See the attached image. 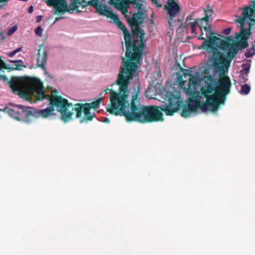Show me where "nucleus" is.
Returning a JSON list of instances; mask_svg holds the SVG:
<instances>
[{
    "mask_svg": "<svg viewBox=\"0 0 255 255\" xmlns=\"http://www.w3.org/2000/svg\"><path fill=\"white\" fill-rule=\"evenodd\" d=\"M231 31V28L229 27L225 29L223 31V33H225L226 35H228L230 33Z\"/></svg>",
    "mask_w": 255,
    "mask_h": 255,
    "instance_id": "nucleus-32",
    "label": "nucleus"
},
{
    "mask_svg": "<svg viewBox=\"0 0 255 255\" xmlns=\"http://www.w3.org/2000/svg\"><path fill=\"white\" fill-rule=\"evenodd\" d=\"M204 12L206 15L205 18L208 19V20H212L213 19L214 12L212 9L206 10L204 9Z\"/></svg>",
    "mask_w": 255,
    "mask_h": 255,
    "instance_id": "nucleus-23",
    "label": "nucleus"
},
{
    "mask_svg": "<svg viewBox=\"0 0 255 255\" xmlns=\"http://www.w3.org/2000/svg\"><path fill=\"white\" fill-rule=\"evenodd\" d=\"M240 50V49L238 45L236 43L235 44L231 45L230 47L229 48V50L230 51L229 53L230 55H234V58Z\"/></svg>",
    "mask_w": 255,
    "mask_h": 255,
    "instance_id": "nucleus-20",
    "label": "nucleus"
},
{
    "mask_svg": "<svg viewBox=\"0 0 255 255\" xmlns=\"http://www.w3.org/2000/svg\"><path fill=\"white\" fill-rule=\"evenodd\" d=\"M194 12L189 15H187L186 19V22H187L188 21L192 19L193 16Z\"/></svg>",
    "mask_w": 255,
    "mask_h": 255,
    "instance_id": "nucleus-34",
    "label": "nucleus"
},
{
    "mask_svg": "<svg viewBox=\"0 0 255 255\" xmlns=\"http://www.w3.org/2000/svg\"><path fill=\"white\" fill-rule=\"evenodd\" d=\"M170 94L168 99V105H161L160 108L166 115L172 116L179 109L182 103L181 98L179 92H175Z\"/></svg>",
    "mask_w": 255,
    "mask_h": 255,
    "instance_id": "nucleus-8",
    "label": "nucleus"
},
{
    "mask_svg": "<svg viewBox=\"0 0 255 255\" xmlns=\"http://www.w3.org/2000/svg\"><path fill=\"white\" fill-rule=\"evenodd\" d=\"M17 27L16 25H14V26L10 27L8 29V31L7 32V34L8 35H12L17 30Z\"/></svg>",
    "mask_w": 255,
    "mask_h": 255,
    "instance_id": "nucleus-30",
    "label": "nucleus"
},
{
    "mask_svg": "<svg viewBox=\"0 0 255 255\" xmlns=\"http://www.w3.org/2000/svg\"><path fill=\"white\" fill-rule=\"evenodd\" d=\"M211 45L206 40L203 42V43L199 47V49H205L208 48H211Z\"/></svg>",
    "mask_w": 255,
    "mask_h": 255,
    "instance_id": "nucleus-26",
    "label": "nucleus"
},
{
    "mask_svg": "<svg viewBox=\"0 0 255 255\" xmlns=\"http://www.w3.org/2000/svg\"><path fill=\"white\" fill-rule=\"evenodd\" d=\"M8 107L0 110L12 118L25 123H30L35 117L47 118L55 115L54 109L50 106L42 110H37L30 107H25L21 105H14L10 103Z\"/></svg>",
    "mask_w": 255,
    "mask_h": 255,
    "instance_id": "nucleus-4",
    "label": "nucleus"
},
{
    "mask_svg": "<svg viewBox=\"0 0 255 255\" xmlns=\"http://www.w3.org/2000/svg\"><path fill=\"white\" fill-rule=\"evenodd\" d=\"M233 58L234 55H230L229 53H228L227 55H225L224 56L220 57V59L221 60H223L226 63H228L229 64H230Z\"/></svg>",
    "mask_w": 255,
    "mask_h": 255,
    "instance_id": "nucleus-22",
    "label": "nucleus"
},
{
    "mask_svg": "<svg viewBox=\"0 0 255 255\" xmlns=\"http://www.w3.org/2000/svg\"><path fill=\"white\" fill-rule=\"evenodd\" d=\"M255 54V49L254 47L247 50L245 52V56L246 58H251Z\"/></svg>",
    "mask_w": 255,
    "mask_h": 255,
    "instance_id": "nucleus-24",
    "label": "nucleus"
},
{
    "mask_svg": "<svg viewBox=\"0 0 255 255\" xmlns=\"http://www.w3.org/2000/svg\"><path fill=\"white\" fill-rule=\"evenodd\" d=\"M85 3L94 5L97 12L101 15L111 18L118 27L124 32V39L126 48V56L132 62H125L120 73H125L127 70H130V66L134 64L139 67L141 62V56L145 47L146 41L144 39L143 30L138 28L133 30V35L131 37L125 25L121 21L118 16L113 13L112 8L105 3V0H84ZM46 3L49 6H53L59 11H65L70 9H75L79 7L77 0H46Z\"/></svg>",
    "mask_w": 255,
    "mask_h": 255,
    "instance_id": "nucleus-2",
    "label": "nucleus"
},
{
    "mask_svg": "<svg viewBox=\"0 0 255 255\" xmlns=\"http://www.w3.org/2000/svg\"><path fill=\"white\" fill-rule=\"evenodd\" d=\"M218 84V80L212 76L208 75L206 77L201 90L206 98L207 101L201 107L202 112L205 113L210 110L213 113H216L218 110L220 102L219 101V96L216 94Z\"/></svg>",
    "mask_w": 255,
    "mask_h": 255,
    "instance_id": "nucleus-5",
    "label": "nucleus"
},
{
    "mask_svg": "<svg viewBox=\"0 0 255 255\" xmlns=\"http://www.w3.org/2000/svg\"><path fill=\"white\" fill-rule=\"evenodd\" d=\"M231 87V80L229 77L225 76L221 79L219 85H217L216 94L219 96V103L222 102L221 97L225 96L228 94L230 91Z\"/></svg>",
    "mask_w": 255,
    "mask_h": 255,
    "instance_id": "nucleus-10",
    "label": "nucleus"
},
{
    "mask_svg": "<svg viewBox=\"0 0 255 255\" xmlns=\"http://www.w3.org/2000/svg\"><path fill=\"white\" fill-rule=\"evenodd\" d=\"M9 86H10V88L11 89V90L14 92H19V88L16 83H11L9 84Z\"/></svg>",
    "mask_w": 255,
    "mask_h": 255,
    "instance_id": "nucleus-25",
    "label": "nucleus"
},
{
    "mask_svg": "<svg viewBox=\"0 0 255 255\" xmlns=\"http://www.w3.org/2000/svg\"><path fill=\"white\" fill-rule=\"evenodd\" d=\"M200 106L199 108L195 101H193L188 103L187 108L184 109L182 113V116L184 118H187L196 115L199 113V111H201Z\"/></svg>",
    "mask_w": 255,
    "mask_h": 255,
    "instance_id": "nucleus-11",
    "label": "nucleus"
},
{
    "mask_svg": "<svg viewBox=\"0 0 255 255\" xmlns=\"http://www.w3.org/2000/svg\"><path fill=\"white\" fill-rule=\"evenodd\" d=\"M175 17H170L168 19V24L170 26H173L175 25L176 20L175 19Z\"/></svg>",
    "mask_w": 255,
    "mask_h": 255,
    "instance_id": "nucleus-29",
    "label": "nucleus"
},
{
    "mask_svg": "<svg viewBox=\"0 0 255 255\" xmlns=\"http://www.w3.org/2000/svg\"><path fill=\"white\" fill-rule=\"evenodd\" d=\"M8 0H0V2H5V1H8Z\"/></svg>",
    "mask_w": 255,
    "mask_h": 255,
    "instance_id": "nucleus-40",
    "label": "nucleus"
},
{
    "mask_svg": "<svg viewBox=\"0 0 255 255\" xmlns=\"http://www.w3.org/2000/svg\"><path fill=\"white\" fill-rule=\"evenodd\" d=\"M157 0H152L153 2L156 3Z\"/></svg>",
    "mask_w": 255,
    "mask_h": 255,
    "instance_id": "nucleus-41",
    "label": "nucleus"
},
{
    "mask_svg": "<svg viewBox=\"0 0 255 255\" xmlns=\"http://www.w3.org/2000/svg\"><path fill=\"white\" fill-rule=\"evenodd\" d=\"M8 61L14 64V67H12V69L16 70H20L22 69V67L24 66V63L22 60H8Z\"/></svg>",
    "mask_w": 255,
    "mask_h": 255,
    "instance_id": "nucleus-18",
    "label": "nucleus"
},
{
    "mask_svg": "<svg viewBox=\"0 0 255 255\" xmlns=\"http://www.w3.org/2000/svg\"><path fill=\"white\" fill-rule=\"evenodd\" d=\"M21 86L28 95L35 97L38 100H50V105L54 111L60 113L61 119L63 122H67L72 119L75 105L68 103L67 100L61 96L52 94L50 97L45 95L43 84L38 79L26 77L22 80Z\"/></svg>",
    "mask_w": 255,
    "mask_h": 255,
    "instance_id": "nucleus-3",
    "label": "nucleus"
},
{
    "mask_svg": "<svg viewBox=\"0 0 255 255\" xmlns=\"http://www.w3.org/2000/svg\"><path fill=\"white\" fill-rule=\"evenodd\" d=\"M105 122H109V120L108 119H106V120L105 121Z\"/></svg>",
    "mask_w": 255,
    "mask_h": 255,
    "instance_id": "nucleus-42",
    "label": "nucleus"
},
{
    "mask_svg": "<svg viewBox=\"0 0 255 255\" xmlns=\"http://www.w3.org/2000/svg\"><path fill=\"white\" fill-rule=\"evenodd\" d=\"M167 14L170 17H176L179 13L180 9V6L178 3L174 0H169L168 2Z\"/></svg>",
    "mask_w": 255,
    "mask_h": 255,
    "instance_id": "nucleus-13",
    "label": "nucleus"
},
{
    "mask_svg": "<svg viewBox=\"0 0 255 255\" xmlns=\"http://www.w3.org/2000/svg\"><path fill=\"white\" fill-rule=\"evenodd\" d=\"M102 100H103V98L100 97L98 99H97L96 101H95L93 102H92L91 103H87V104H85L84 105L90 108L91 109L92 108L96 109L99 107L100 104L101 102L102 101Z\"/></svg>",
    "mask_w": 255,
    "mask_h": 255,
    "instance_id": "nucleus-19",
    "label": "nucleus"
},
{
    "mask_svg": "<svg viewBox=\"0 0 255 255\" xmlns=\"http://www.w3.org/2000/svg\"><path fill=\"white\" fill-rule=\"evenodd\" d=\"M129 2H130V5L131 4H132L134 8H139L141 6L140 4L135 1H129Z\"/></svg>",
    "mask_w": 255,
    "mask_h": 255,
    "instance_id": "nucleus-31",
    "label": "nucleus"
},
{
    "mask_svg": "<svg viewBox=\"0 0 255 255\" xmlns=\"http://www.w3.org/2000/svg\"><path fill=\"white\" fill-rule=\"evenodd\" d=\"M189 72H190V71L189 70H186V72L184 73L185 76L188 75L190 77L188 89H190L193 88L195 90L199 85L200 77L198 75H191L189 74Z\"/></svg>",
    "mask_w": 255,
    "mask_h": 255,
    "instance_id": "nucleus-15",
    "label": "nucleus"
},
{
    "mask_svg": "<svg viewBox=\"0 0 255 255\" xmlns=\"http://www.w3.org/2000/svg\"><path fill=\"white\" fill-rule=\"evenodd\" d=\"M237 17V18L236 19V21L241 24V34L243 35V38L241 40L239 41L236 43L240 49L242 48H246L249 45L247 40L251 34V25L248 21V18L250 20H252L255 18V4L246 6L243 9L241 16Z\"/></svg>",
    "mask_w": 255,
    "mask_h": 255,
    "instance_id": "nucleus-6",
    "label": "nucleus"
},
{
    "mask_svg": "<svg viewBox=\"0 0 255 255\" xmlns=\"http://www.w3.org/2000/svg\"><path fill=\"white\" fill-rule=\"evenodd\" d=\"M241 67L242 69L240 71L239 80L241 83H246L248 80V75L251 68V64L248 63H243Z\"/></svg>",
    "mask_w": 255,
    "mask_h": 255,
    "instance_id": "nucleus-14",
    "label": "nucleus"
},
{
    "mask_svg": "<svg viewBox=\"0 0 255 255\" xmlns=\"http://www.w3.org/2000/svg\"><path fill=\"white\" fill-rule=\"evenodd\" d=\"M43 29L41 26H38L37 28L35 29V32L36 35H37L38 36H41L42 34Z\"/></svg>",
    "mask_w": 255,
    "mask_h": 255,
    "instance_id": "nucleus-28",
    "label": "nucleus"
},
{
    "mask_svg": "<svg viewBox=\"0 0 255 255\" xmlns=\"http://www.w3.org/2000/svg\"><path fill=\"white\" fill-rule=\"evenodd\" d=\"M63 18V17H57V18L55 19V22H56V21H58L59 20L62 19Z\"/></svg>",
    "mask_w": 255,
    "mask_h": 255,
    "instance_id": "nucleus-38",
    "label": "nucleus"
},
{
    "mask_svg": "<svg viewBox=\"0 0 255 255\" xmlns=\"http://www.w3.org/2000/svg\"><path fill=\"white\" fill-rule=\"evenodd\" d=\"M199 39L205 40V38L204 37H202V36H201L200 37H199Z\"/></svg>",
    "mask_w": 255,
    "mask_h": 255,
    "instance_id": "nucleus-39",
    "label": "nucleus"
},
{
    "mask_svg": "<svg viewBox=\"0 0 255 255\" xmlns=\"http://www.w3.org/2000/svg\"><path fill=\"white\" fill-rule=\"evenodd\" d=\"M0 80L6 82L8 80V78L6 76L0 74Z\"/></svg>",
    "mask_w": 255,
    "mask_h": 255,
    "instance_id": "nucleus-33",
    "label": "nucleus"
},
{
    "mask_svg": "<svg viewBox=\"0 0 255 255\" xmlns=\"http://www.w3.org/2000/svg\"><path fill=\"white\" fill-rule=\"evenodd\" d=\"M78 4L81 5V3L79 2H78Z\"/></svg>",
    "mask_w": 255,
    "mask_h": 255,
    "instance_id": "nucleus-43",
    "label": "nucleus"
},
{
    "mask_svg": "<svg viewBox=\"0 0 255 255\" xmlns=\"http://www.w3.org/2000/svg\"><path fill=\"white\" fill-rule=\"evenodd\" d=\"M83 113L84 116L82 119L80 121V123L91 121L95 115L93 112H91V109L85 105L81 104H75L74 115L76 114L75 118H79L81 117Z\"/></svg>",
    "mask_w": 255,
    "mask_h": 255,
    "instance_id": "nucleus-9",
    "label": "nucleus"
},
{
    "mask_svg": "<svg viewBox=\"0 0 255 255\" xmlns=\"http://www.w3.org/2000/svg\"><path fill=\"white\" fill-rule=\"evenodd\" d=\"M196 22L197 25L200 27V30L202 31L203 30L206 33V36L207 38H210L211 36L213 35V32L210 29V25L209 24V21L205 18L197 19ZM203 33V32H202Z\"/></svg>",
    "mask_w": 255,
    "mask_h": 255,
    "instance_id": "nucleus-12",
    "label": "nucleus"
},
{
    "mask_svg": "<svg viewBox=\"0 0 255 255\" xmlns=\"http://www.w3.org/2000/svg\"><path fill=\"white\" fill-rule=\"evenodd\" d=\"M22 50L21 47L18 48L15 50H14L12 51L9 52L7 53V56L9 57H13L15 54H16L17 53L21 51Z\"/></svg>",
    "mask_w": 255,
    "mask_h": 255,
    "instance_id": "nucleus-27",
    "label": "nucleus"
},
{
    "mask_svg": "<svg viewBox=\"0 0 255 255\" xmlns=\"http://www.w3.org/2000/svg\"><path fill=\"white\" fill-rule=\"evenodd\" d=\"M178 22H179V24H182L183 22V19H178Z\"/></svg>",
    "mask_w": 255,
    "mask_h": 255,
    "instance_id": "nucleus-37",
    "label": "nucleus"
},
{
    "mask_svg": "<svg viewBox=\"0 0 255 255\" xmlns=\"http://www.w3.org/2000/svg\"><path fill=\"white\" fill-rule=\"evenodd\" d=\"M48 54V51L46 49H45L43 55L42 57V58L41 60H40V51H38V53L37 54V61L38 64H40L41 67H44L46 65L47 60V56Z\"/></svg>",
    "mask_w": 255,
    "mask_h": 255,
    "instance_id": "nucleus-16",
    "label": "nucleus"
},
{
    "mask_svg": "<svg viewBox=\"0 0 255 255\" xmlns=\"http://www.w3.org/2000/svg\"><path fill=\"white\" fill-rule=\"evenodd\" d=\"M33 6L32 5H31L29 7L28 9V12L29 13H31L33 11Z\"/></svg>",
    "mask_w": 255,
    "mask_h": 255,
    "instance_id": "nucleus-35",
    "label": "nucleus"
},
{
    "mask_svg": "<svg viewBox=\"0 0 255 255\" xmlns=\"http://www.w3.org/2000/svg\"><path fill=\"white\" fill-rule=\"evenodd\" d=\"M197 26V24L196 21L187 23L186 25V30L188 32H191L193 34V36H196Z\"/></svg>",
    "mask_w": 255,
    "mask_h": 255,
    "instance_id": "nucleus-17",
    "label": "nucleus"
},
{
    "mask_svg": "<svg viewBox=\"0 0 255 255\" xmlns=\"http://www.w3.org/2000/svg\"><path fill=\"white\" fill-rule=\"evenodd\" d=\"M130 68L125 75L119 73L117 81L120 86L118 93L109 88L104 91L106 94H110L112 104L108 112L116 115H123L128 121L147 123L163 121L162 113L159 110L140 104L138 97L140 83L136 73L137 66L132 64Z\"/></svg>",
    "mask_w": 255,
    "mask_h": 255,
    "instance_id": "nucleus-1",
    "label": "nucleus"
},
{
    "mask_svg": "<svg viewBox=\"0 0 255 255\" xmlns=\"http://www.w3.org/2000/svg\"><path fill=\"white\" fill-rule=\"evenodd\" d=\"M113 1L117 8L122 12L129 25L133 26L141 23V13H134L131 17L132 11L129 0H113Z\"/></svg>",
    "mask_w": 255,
    "mask_h": 255,
    "instance_id": "nucleus-7",
    "label": "nucleus"
},
{
    "mask_svg": "<svg viewBox=\"0 0 255 255\" xmlns=\"http://www.w3.org/2000/svg\"><path fill=\"white\" fill-rule=\"evenodd\" d=\"M41 18H42V16H41V15L37 16V17H36V22H40V21L41 20Z\"/></svg>",
    "mask_w": 255,
    "mask_h": 255,
    "instance_id": "nucleus-36",
    "label": "nucleus"
},
{
    "mask_svg": "<svg viewBox=\"0 0 255 255\" xmlns=\"http://www.w3.org/2000/svg\"><path fill=\"white\" fill-rule=\"evenodd\" d=\"M251 90V87L248 84H244L242 85L239 93L242 95H248Z\"/></svg>",
    "mask_w": 255,
    "mask_h": 255,
    "instance_id": "nucleus-21",
    "label": "nucleus"
}]
</instances>
